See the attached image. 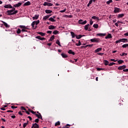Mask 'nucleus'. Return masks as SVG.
<instances>
[{"label": "nucleus", "instance_id": "obj_43", "mask_svg": "<svg viewBox=\"0 0 128 128\" xmlns=\"http://www.w3.org/2000/svg\"><path fill=\"white\" fill-rule=\"evenodd\" d=\"M92 46H94V44H88V45L85 46V48H88V46L89 48H92Z\"/></svg>", "mask_w": 128, "mask_h": 128}, {"label": "nucleus", "instance_id": "obj_11", "mask_svg": "<svg viewBox=\"0 0 128 128\" xmlns=\"http://www.w3.org/2000/svg\"><path fill=\"white\" fill-rule=\"evenodd\" d=\"M36 116L38 118H40V120H42V114L40 113H38V114H36Z\"/></svg>", "mask_w": 128, "mask_h": 128}, {"label": "nucleus", "instance_id": "obj_59", "mask_svg": "<svg viewBox=\"0 0 128 128\" xmlns=\"http://www.w3.org/2000/svg\"><path fill=\"white\" fill-rule=\"evenodd\" d=\"M11 108H18V107H16L14 106H11Z\"/></svg>", "mask_w": 128, "mask_h": 128}, {"label": "nucleus", "instance_id": "obj_18", "mask_svg": "<svg viewBox=\"0 0 128 128\" xmlns=\"http://www.w3.org/2000/svg\"><path fill=\"white\" fill-rule=\"evenodd\" d=\"M121 42H128V40L126 38H121Z\"/></svg>", "mask_w": 128, "mask_h": 128}, {"label": "nucleus", "instance_id": "obj_13", "mask_svg": "<svg viewBox=\"0 0 128 128\" xmlns=\"http://www.w3.org/2000/svg\"><path fill=\"white\" fill-rule=\"evenodd\" d=\"M38 128V124L35 123L34 124H32V128Z\"/></svg>", "mask_w": 128, "mask_h": 128}, {"label": "nucleus", "instance_id": "obj_26", "mask_svg": "<svg viewBox=\"0 0 128 128\" xmlns=\"http://www.w3.org/2000/svg\"><path fill=\"white\" fill-rule=\"evenodd\" d=\"M92 18L93 20H100L98 19V17L96 16H93L92 17Z\"/></svg>", "mask_w": 128, "mask_h": 128}, {"label": "nucleus", "instance_id": "obj_15", "mask_svg": "<svg viewBox=\"0 0 128 128\" xmlns=\"http://www.w3.org/2000/svg\"><path fill=\"white\" fill-rule=\"evenodd\" d=\"M77 40H80V38H82V36H82V35H76L75 36Z\"/></svg>", "mask_w": 128, "mask_h": 128}, {"label": "nucleus", "instance_id": "obj_8", "mask_svg": "<svg viewBox=\"0 0 128 128\" xmlns=\"http://www.w3.org/2000/svg\"><path fill=\"white\" fill-rule=\"evenodd\" d=\"M126 68V65H123V66H120L119 67H118V70H124V68Z\"/></svg>", "mask_w": 128, "mask_h": 128}, {"label": "nucleus", "instance_id": "obj_21", "mask_svg": "<svg viewBox=\"0 0 128 128\" xmlns=\"http://www.w3.org/2000/svg\"><path fill=\"white\" fill-rule=\"evenodd\" d=\"M38 16H40L39 15L36 14L34 16L32 17V20H38Z\"/></svg>", "mask_w": 128, "mask_h": 128}, {"label": "nucleus", "instance_id": "obj_45", "mask_svg": "<svg viewBox=\"0 0 128 128\" xmlns=\"http://www.w3.org/2000/svg\"><path fill=\"white\" fill-rule=\"evenodd\" d=\"M120 42H122L121 39H120L119 40L116 41V44H120Z\"/></svg>", "mask_w": 128, "mask_h": 128}, {"label": "nucleus", "instance_id": "obj_31", "mask_svg": "<svg viewBox=\"0 0 128 128\" xmlns=\"http://www.w3.org/2000/svg\"><path fill=\"white\" fill-rule=\"evenodd\" d=\"M45 12L46 14H52V11L50 10H46Z\"/></svg>", "mask_w": 128, "mask_h": 128}, {"label": "nucleus", "instance_id": "obj_17", "mask_svg": "<svg viewBox=\"0 0 128 128\" xmlns=\"http://www.w3.org/2000/svg\"><path fill=\"white\" fill-rule=\"evenodd\" d=\"M48 30H54V28H56V27L52 25H50L48 26Z\"/></svg>", "mask_w": 128, "mask_h": 128}, {"label": "nucleus", "instance_id": "obj_2", "mask_svg": "<svg viewBox=\"0 0 128 128\" xmlns=\"http://www.w3.org/2000/svg\"><path fill=\"white\" fill-rule=\"evenodd\" d=\"M20 28H22V30H21V32H28V30H28V28L26 27V26H22V25H20Z\"/></svg>", "mask_w": 128, "mask_h": 128}, {"label": "nucleus", "instance_id": "obj_36", "mask_svg": "<svg viewBox=\"0 0 128 128\" xmlns=\"http://www.w3.org/2000/svg\"><path fill=\"white\" fill-rule=\"evenodd\" d=\"M128 44H124L122 46V48H128Z\"/></svg>", "mask_w": 128, "mask_h": 128}, {"label": "nucleus", "instance_id": "obj_32", "mask_svg": "<svg viewBox=\"0 0 128 128\" xmlns=\"http://www.w3.org/2000/svg\"><path fill=\"white\" fill-rule=\"evenodd\" d=\"M76 46H82V43L80 42V40H78V43H76Z\"/></svg>", "mask_w": 128, "mask_h": 128}, {"label": "nucleus", "instance_id": "obj_19", "mask_svg": "<svg viewBox=\"0 0 128 128\" xmlns=\"http://www.w3.org/2000/svg\"><path fill=\"white\" fill-rule=\"evenodd\" d=\"M68 53L70 54H73V56H74V54H76L72 51V50H69Z\"/></svg>", "mask_w": 128, "mask_h": 128}, {"label": "nucleus", "instance_id": "obj_12", "mask_svg": "<svg viewBox=\"0 0 128 128\" xmlns=\"http://www.w3.org/2000/svg\"><path fill=\"white\" fill-rule=\"evenodd\" d=\"M22 4V2H18V4H14V8H18V6H20Z\"/></svg>", "mask_w": 128, "mask_h": 128}, {"label": "nucleus", "instance_id": "obj_14", "mask_svg": "<svg viewBox=\"0 0 128 128\" xmlns=\"http://www.w3.org/2000/svg\"><path fill=\"white\" fill-rule=\"evenodd\" d=\"M112 38V34H108V36L105 37V38L106 40L108 38Z\"/></svg>", "mask_w": 128, "mask_h": 128}, {"label": "nucleus", "instance_id": "obj_23", "mask_svg": "<svg viewBox=\"0 0 128 128\" xmlns=\"http://www.w3.org/2000/svg\"><path fill=\"white\" fill-rule=\"evenodd\" d=\"M24 6H30V2L28 1L26 2H25L24 4Z\"/></svg>", "mask_w": 128, "mask_h": 128}, {"label": "nucleus", "instance_id": "obj_63", "mask_svg": "<svg viewBox=\"0 0 128 128\" xmlns=\"http://www.w3.org/2000/svg\"><path fill=\"white\" fill-rule=\"evenodd\" d=\"M47 34H52V31L51 30H48L47 31Z\"/></svg>", "mask_w": 128, "mask_h": 128}, {"label": "nucleus", "instance_id": "obj_9", "mask_svg": "<svg viewBox=\"0 0 128 128\" xmlns=\"http://www.w3.org/2000/svg\"><path fill=\"white\" fill-rule=\"evenodd\" d=\"M4 8H12V6L10 4H7L4 6Z\"/></svg>", "mask_w": 128, "mask_h": 128}, {"label": "nucleus", "instance_id": "obj_49", "mask_svg": "<svg viewBox=\"0 0 128 128\" xmlns=\"http://www.w3.org/2000/svg\"><path fill=\"white\" fill-rule=\"evenodd\" d=\"M58 31L56 30L53 32L54 34H58Z\"/></svg>", "mask_w": 128, "mask_h": 128}, {"label": "nucleus", "instance_id": "obj_39", "mask_svg": "<svg viewBox=\"0 0 128 128\" xmlns=\"http://www.w3.org/2000/svg\"><path fill=\"white\" fill-rule=\"evenodd\" d=\"M124 16V14H120L118 15V18H122V16Z\"/></svg>", "mask_w": 128, "mask_h": 128}, {"label": "nucleus", "instance_id": "obj_44", "mask_svg": "<svg viewBox=\"0 0 128 128\" xmlns=\"http://www.w3.org/2000/svg\"><path fill=\"white\" fill-rule=\"evenodd\" d=\"M120 56H128V54L124 52L122 54H120Z\"/></svg>", "mask_w": 128, "mask_h": 128}, {"label": "nucleus", "instance_id": "obj_38", "mask_svg": "<svg viewBox=\"0 0 128 128\" xmlns=\"http://www.w3.org/2000/svg\"><path fill=\"white\" fill-rule=\"evenodd\" d=\"M104 64L105 66H108V60H104Z\"/></svg>", "mask_w": 128, "mask_h": 128}, {"label": "nucleus", "instance_id": "obj_46", "mask_svg": "<svg viewBox=\"0 0 128 128\" xmlns=\"http://www.w3.org/2000/svg\"><path fill=\"white\" fill-rule=\"evenodd\" d=\"M114 64H116V63L112 62L108 64L109 66H114Z\"/></svg>", "mask_w": 128, "mask_h": 128}, {"label": "nucleus", "instance_id": "obj_33", "mask_svg": "<svg viewBox=\"0 0 128 128\" xmlns=\"http://www.w3.org/2000/svg\"><path fill=\"white\" fill-rule=\"evenodd\" d=\"M49 18V16H44L43 18V20H48Z\"/></svg>", "mask_w": 128, "mask_h": 128}, {"label": "nucleus", "instance_id": "obj_29", "mask_svg": "<svg viewBox=\"0 0 128 128\" xmlns=\"http://www.w3.org/2000/svg\"><path fill=\"white\" fill-rule=\"evenodd\" d=\"M49 20H50V22H56V20L54 19V18H52V17L48 19Z\"/></svg>", "mask_w": 128, "mask_h": 128}, {"label": "nucleus", "instance_id": "obj_50", "mask_svg": "<svg viewBox=\"0 0 128 128\" xmlns=\"http://www.w3.org/2000/svg\"><path fill=\"white\" fill-rule=\"evenodd\" d=\"M20 108L22 110H26V108L24 106H21Z\"/></svg>", "mask_w": 128, "mask_h": 128}, {"label": "nucleus", "instance_id": "obj_55", "mask_svg": "<svg viewBox=\"0 0 128 128\" xmlns=\"http://www.w3.org/2000/svg\"><path fill=\"white\" fill-rule=\"evenodd\" d=\"M34 30H36L38 28V25L34 26V27H32Z\"/></svg>", "mask_w": 128, "mask_h": 128}, {"label": "nucleus", "instance_id": "obj_25", "mask_svg": "<svg viewBox=\"0 0 128 128\" xmlns=\"http://www.w3.org/2000/svg\"><path fill=\"white\" fill-rule=\"evenodd\" d=\"M61 56H62V58H68V56L65 54L64 53H62L61 54Z\"/></svg>", "mask_w": 128, "mask_h": 128}, {"label": "nucleus", "instance_id": "obj_22", "mask_svg": "<svg viewBox=\"0 0 128 128\" xmlns=\"http://www.w3.org/2000/svg\"><path fill=\"white\" fill-rule=\"evenodd\" d=\"M56 44H58V46H62V45L60 44V42L59 40H56Z\"/></svg>", "mask_w": 128, "mask_h": 128}, {"label": "nucleus", "instance_id": "obj_56", "mask_svg": "<svg viewBox=\"0 0 128 128\" xmlns=\"http://www.w3.org/2000/svg\"><path fill=\"white\" fill-rule=\"evenodd\" d=\"M123 72H128V68L123 70Z\"/></svg>", "mask_w": 128, "mask_h": 128}, {"label": "nucleus", "instance_id": "obj_54", "mask_svg": "<svg viewBox=\"0 0 128 128\" xmlns=\"http://www.w3.org/2000/svg\"><path fill=\"white\" fill-rule=\"evenodd\" d=\"M96 70H104V69H102V68H96Z\"/></svg>", "mask_w": 128, "mask_h": 128}, {"label": "nucleus", "instance_id": "obj_7", "mask_svg": "<svg viewBox=\"0 0 128 128\" xmlns=\"http://www.w3.org/2000/svg\"><path fill=\"white\" fill-rule=\"evenodd\" d=\"M120 8L115 7L114 8V12L115 14H116V12H120Z\"/></svg>", "mask_w": 128, "mask_h": 128}, {"label": "nucleus", "instance_id": "obj_64", "mask_svg": "<svg viewBox=\"0 0 128 128\" xmlns=\"http://www.w3.org/2000/svg\"><path fill=\"white\" fill-rule=\"evenodd\" d=\"M124 36H128V32H126L124 34Z\"/></svg>", "mask_w": 128, "mask_h": 128}, {"label": "nucleus", "instance_id": "obj_58", "mask_svg": "<svg viewBox=\"0 0 128 128\" xmlns=\"http://www.w3.org/2000/svg\"><path fill=\"white\" fill-rule=\"evenodd\" d=\"M40 120L38 119V118H37V119H36L35 120H34V122H38V121H39Z\"/></svg>", "mask_w": 128, "mask_h": 128}, {"label": "nucleus", "instance_id": "obj_35", "mask_svg": "<svg viewBox=\"0 0 128 128\" xmlns=\"http://www.w3.org/2000/svg\"><path fill=\"white\" fill-rule=\"evenodd\" d=\"M28 121L27 122L24 123L23 124V128H26V126H28Z\"/></svg>", "mask_w": 128, "mask_h": 128}, {"label": "nucleus", "instance_id": "obj_60", "mask_svg": "<svg viewBox=\"0 0 128 128\" xmlns=\"http://www.w3.org/2000/svg\"><path fill=\"white\" fill-rule=\"evenodd\" d=\"M110 60H111V62H116V60L114 59H110Z\"/></svg>", "mask_w": 128, "mask_h": 128}, {"label": "nucleus", "instance_id": "obj_6", "mask_svg": "<svg viewBox=\"0 0 128 128\" xmlns=\"http://www.w3.org/2000/svg\"><path fill=\"white\" fill-rule=\"evenodd\" d=\"M78 24H86V20L83 21L82 20H78Z\"/></svg>", "mask_w": 128, "mask_h": 128}, {"label": "nucleus", "instance_id": "obj_47", "mask_svg": "<svg viewBox=\"0 0 128 128\" xmlns=\"http://www.w3.org/2000/svg\"><path fill=\"white\" fill-rule=\"evenodd\" d=\"M110 2H112V0H109L108 1L106 2V4H110Z\"/></svg>", "mask_w": 128, "mask_h": 128}, {"label": "nucleus", "instance_id": "obj_34", "mask_svg": "<svg viewBox=\"0 0 128 128\" xmlns=\"http://www.w3.org/2000/svg\"><path fill=\"white\" fill-rule=\"evenodd\" d=\"M60 121H58L55 123L54 126H60Z\"/></svg>", "mask_w": 128, "mask_h": 128}, {"label": "nucleus", "instance_id": "obj_42", "mask_svg": "<svg viewBox=\"0 0 128 128\" xmlns=\"http://www.w3.org/2000/svg\"><path fill=\"white\" fill-rule=\"evenodd\" d=\"M93 27H94V28H98V24H94L93 25Z\"/></svg>", "mask_w": 128, "mask_h": 128}, {"label": "nucleus", "instance_id": "obj_3", "mask_svg": "<svg viewBox=\"0 0 128 128\" xmlns=\"http://www.w3.org/2000/svg\"><path fill=\"white\" fill-rule=\"evenodd\" d=\"M100 40L98 38H94L90 40L92 42H100Z\"/></svg>", "mask_w": 128, "mask_h": 128}, {"label": "nucleus", "instance_id": "obj_28", "mask_svg": "<svg viewBox=\"0 0 128 128\" xmlns=\"http://www.w3.org/2000/svg\"><path fill=\"white\" fill-rule=\"evenodd\" d=\"M38 34H40V36H46V34H44L42 32H38Z\"/></svg>", "mask_w": 128, "mask_h": 128}, {"label": "nucleus", "instance_id": "obj_40", "mask_svg": "<svg viewBox=\"0 0 128 128\" xmlns=\"http://www.w3.org/2000/svg\"><path fill=\"white\" fill-rule=\"evenodd\" d=\"M70 34L72 38H74V36H76V35L74 34V32H71Z\"/></svg>", "mask_w": 128, "mask_h": 128}, {"label": "nucleus", "instance_id": "obj_16", "mask_svg": "<svg viewBox=\"0 0 128 128\" xmlns=\"http://www.w3.org/2000/svg\"><path fill=\"white\" fill-rule=\"evenodd\" d=\"M2 24H4V26H6V28H10V25L8 24L6 22L4 21H2Z\"/></svg>", "mask_w": 128, "mask_h": 128}, {"label": "nucleus", "instance_id": "obj_27", "mask_svg": "<svg viewBox=\"0 0 128 128\" xmlns=\"http://www.w3.org/2000/svg\"><path fill=\"white\" fill-rule=\"evenodd\" d=\"M102 50V48H99L96 49V50H94V52H100V50Z\"/></svg>", "mask_w": 128, "mask_h": 128}, {"label": "nucleus", "instance_id": "obj_48", "mask_svg": "<svg viewBox=\"0 0 128 128\" xmlns=\"http://www.w3.org/2000/svg\"><path fill=\"white\" fill-rule=\"evenodd\" d=\"M21 32H22V30H20V28H18L16 31V32H17V34H20V33Z\"/></svg>", "mask_w": 128, "mask_h": 128}, {"label": "nucleus", "instance_id": "obj_41", "mask_svg": "<svg viewBox=\"0 0 128 128\" xmlns=\"http://www.w3.org/2000/svg\"><path fill=\"white\" fill-rule=\"evenodd\" d=\"M118 62L119 64H122V62H124L122 60H118Z\"/></svg>", "mask_w": 128, "mask_h": 128}, {"label": "nucleus", "instance_id": "obj_20", "mask_svg": "<svg viewBox=\"0 0 128 128\" xmlns=\"http://www.w3.org/2000/svg\"><path fill=\"white\" fill-rule=\"evenodd\" d=\"M96 36H106V34L99 33L97 34Z\"/></svg>", "mask_w": 128, "mask_h": 128}, {"label": "nucleus", "instance_id": "obj_51", "mask_svg": "<svg viewBox=\"0 0 128 128\" xmlns=\"http://www.w3.org/2000/svg\"><path fill=\"white\" fill-rule=\"evenodd\" d=\"M66 9L64 8V10H60V12H66Z\"/></svg>", "mask_w": 128, "mask_h": 128}, {"label": "nucleus", "instance_id": "obj_37", "mask_svg": "<svg viewBox=\"0 0 128 128\" xmlns=\"http://www.w3.org/2000/svg\"><path fill=\"white\" fill-rule=\"evenodd\" d=\"M92 4V0H90L88 4H87V6L88 8L90 6V4Z\"/></svg>", "mask_w": 128, "mask_h": 128}, {"label": "nucleus", "instance_id": "obj_1", "mask_svg": "<svg viewBox=\"0 0 128 128\" xmlns=\"http://www.w3.org/2000/svg\"><path fill=\"white\" fill-rule=\"evenodd\" d=\"M8 16H12V14H18V10L13 11L12 10H8L6 12Z\"/></svg>", "mask_w": 128, "mask_h": 128}, {"label": "nucleus", "instance_id": "obj_57", "mask_svg": "<svg viewBox=\"0 0 128 128\" xmlns=\"http://www.w3.org/2000/svg\"><path fill=\"white\" fill-rule=\"evenodd\" d=\"M92 24H94V22H92V20H90V26H92Z\"/></svg>", "mask_w": 128, "mask_h": 128}, {"label": "nucleus", "instance_id": "obj_5", "mask_svg": "<svg viewBox=\"0 0 128 128\" xmlns=\"http://www.w3.org/2000/svg\"><path fill=\"white\" fill-rule=\"evenodd\" d=\"M43 6H52L53 4L52 3H48V2H44L43 4Z\"/></svg>", "mask_w": 128, "mask_h": 128}, {"label": "nucleus", "instance_id": "obj_53", "mask_svg": "<svg viewBox=\"0 0 128 128\" xmlns=\"http://www.w3.org/2000/svg\"><path fill=\"white\" fill-rule=\"evenodd\" d=\"M98 56H102L104 54V53L98 52Z\"/></svg>", "mask_w": 128, "mask_h": 128}, {"label": "nucleus", "instance_id": "obj_30", "mask_svg": "<svg viewBox=\"0 0 128 128\" xmlns=\"http://www.w3.org/2000/svg\"><path fill=\"white\" fill-rule=\"evenodd\" d=\"M54 40V36H52L50 37V39L49 40V42H52Z\"/></svg>", "mask_w": 128, "mask_h": 128}, {"label": "nucleus", "instance_id": "obj_52", "mask_svg": "<svg viewBox=\"0 0 128 128\" xmlns=\"http://www.w3.org/2000/svg\"><path fill=\"white\" fill-rule=\"evenodd\" d=\"M31 112H32V114H35V116H36V112H34V111H31Z\"/></svg>", "mask_w": 128, "mask_h": 128}, {"label": "nucleus", "instance_id": "obj_4", "mask_svg": "<svg viewBox=\"0 0 128 128\" xmlns=\"http://www.w3.org/2000/svg\"><path fill=\"white\" fill-rule=\"evenodd\" d=\"M38 24H40V20H38L36 21H34L32 24L31 26H32V28H34V26H38Z\"/></svg>", "mask_w": 128, "mask_h": 128}, {"label": "nucleus", "instance_id": "obj_61", "mask_svg": "<svg viewBox=\"0 0 128 128\" xmlns=\"http://www.w3.org/2000/svg\"><path fill=\"white\" fill-rule=\"evenodd\" d=\"M11 118H16V116H14V115L12 116Z\"/></svg>", "mask_w": 128, "mask_h": 128}, {"label": "nucleus", "instance_id": "obj_10", "mask_svg": "<svg viewBox=\"0 0 128 128\" xmlns=\"http://www.w3.org/2000/svg\"><path fill=\"white\" fill-rule=\"evenodd\" d=\"M36 38H38V40H46V38H42L40 36H37L36 37Z\"/></svg>", "mask_w": 128, "mask_h": 128}, {"label": "nucleus", "instance_id": "obj_24", "mask_svg": "<svg viewBox=\"0 0 128 128\" xmlns=\"http://www.w3.org/2000/svg\"><path fill=\"white\" fill-rule=\"evenodd\" d=\"M88 28H90V24L86 25L84 26V30H88Z\"/></svg>", "mask_w": 128, "mask_h": 128}, {"label": "nucleus", "instance_id": "obj_62", "mask_svg": "<svg viewBox=\"0 0 128 128\" xmlns=\"http://www.w3.org/2000/svg\"><path fill=\"white\" fill-rule=\"evenodd\" d=\"M28 118H29L30 120H32V117L30 116H29Z\"/></svg>", "mask_w": 128, "mask_h": 128}]
</instances>
